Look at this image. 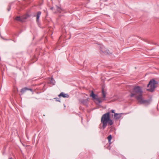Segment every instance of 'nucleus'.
Masks as SVG:
<instances>
[{"mask_svg": "<svg viewBox=\"0 0 159 159\" xmlns=\"http://www.w3.org/2000/svg\"><path fill=\"white\" fill-rule=\"evenodd\" d=\"M54 81V80H53V78H52L51 80L50 81V83L51 84H52L53 85L54 84V82H53Z\"/></svg>", "mask_w": 159, "mask_h": 159, "instance_id": "nucleus-15", "label": "nucleus"}, {"mask_svg": "<svg viewBox=\"0 0 159 159\" xmlns=\"http://www.w3.org/2000/svg\"><path fill=\"white\" fill-rule=\"evenodd\" d=\"M102 98H96V99L99 103L102 102L103 101L105 100V98L106 95V92L105 91L104 88L103 87L102 89Z\"/></svg>", "mask_w": 159, "mask_h": 159, "instance_id": "nucleus-4", "label": "nucleus"}, {"mask_svg": "<svg viewBox=\"0 0 159 159\" xmlns=\"http://www.w3.org/2000/svg\"><path fill=\"white\" fill-rule=\"evenodd\" d=\"M100 51L101 52L105 54H109V50L105 48L102 46L100 47Z\"/></svg>", "mask_w": 159, "mask_h": 159, "instance_id": "nucleus-5", "label": "nucleus"}, {"mask_svg": "<svg viewBox=\"0 0 159 159\" xmlns=\"http://www.w3.org/2000/svg\"><path fill=\"white\" fill-rule=\"evenodd\" d=\"M112 138V136L111 135H110L107 138V139L108 140V142L109 143V144L110 145L111 144V140Z\"/></svg>", "mask_w": 159, "mask_h": 159, "instance_id": "nucleus-13", "label": "nucleus"}, {"mask_svg": "<svg viewBox=\"0 0 159 159\" xmlns=\"http://www.w3.org/2000/svg\"><path fill=\"white\" fill-rule=\"evenodd\" d=\"M90 96L92 97L93 99H96L97 98L96 97L98 96L94 93L93 91H92L90 95Z\"/></svg>", "mask_w": 159, "mask_h": 159, "instance_id": "nucleus-10", "label": "nucleus"}, {"mask_svg": "<svg viewBox=\"0 0 159 159\" xmlns=\"http://www.w3.org/2000/svg\"><path fill=\"white\" fill-rule=\"evenodd\" d=\"M143 91L139 86L135 87L133 90V92L131 93L130 95L131 97H134L141 104H148V100H144L142 97Z\"/></svg>", "mask_w": 159, "mask_h": 159, "instance_id": "nucleus-1", "label": "nucleus"}, {"mask_svg": "<svg viewBox=\"0 0 159 159\" xmlns=\"http://www.w3.org/2000/svg\"><path fill=\"white\" fill-rule=\"evenodd\" d=\"M28 16L26 15L24 16H22L21 17V18H20V16H17L16 18L15 19V20H20L21 19H28Z\"/></svg>", "mask_w": 159, "mask_h": 159, "instance_id": "nucleus-6", "label": "nucleus"}, {"mask_svg": "<svg viewBox=\"0 0 159 159\" xmlns=\"http://www.w3.org/2000/svg\"><path fill=\"white\" fill-rule=\"evenodd\" d=\"M9 159H12V157L9 158Z\"/></svg>", "mask_w": 159, "mask_h": 159, "instance_id": "nucleus-19", "label": "nucleus"}, {"mask_svg": "<svg viewBox=\"0 0 159 159\" xmlns=\"http://www.w3.org/2000/svg\"><path fill=\"white\" fill-rule=\"evenodd\" d=\"M39 20H36L37 23L39 24Z\"/></svg>", "mask_w": 159, "mask_h": 159, "instance_id": "nucleus-17", "label": "nucleus"}, {"mask_svg": "<svg viewBox=\"0 0 159 159\" xmlns=\"http://www.w3.org/2000/svg\"><path fill=\"white\" fill-rule=\"evenodd\" d=\"M56 8H57V11L59 12H61V11L62 10V9H61V8L60 7H58V6H57L56 7Z\"/></svg>", "mask_w": 159, "mask_h": 159, "instance_id": "nucleus-14", "label": "nucleus"}, {"mask_svg": "<svg viewBox=\"0 0 159 159\" xmlns=\"http://www.w3.org/2000/svg\"><path fill=\"white\" fill-rule=\"evenodd\" d=\"M111 113H115V110H112L109 112H108L102 116L101 118V123L102 124V128L103 129H104L107 126V125H109L111 126L113 124V122L112 120L111 119V116L112 117L113 116V114H111Z\"/></svg>", "mask_w": 159, "mask_h": 159, "instance_id": "nucleus-2", "label": "nucleus"}, {"mask_svg": "<svg viewBox=\"0 0 159 159\" xmlns=\"http://www.w3.org/2000/svg\"><path fill=\"white\" fill-rule=\"evenodd\" d=\"M20 21H21V22H24V20H20Z\"/></svg>", "mask_w": 159, "mask_h": 159, "instance_id": "nucleus-18", "label": "nucleus"}, {"mask_svg": "<svg viewBox=\"0 0 159 159\" xmlns=\"http://www.w3.org/2000/svg\"><path fill=\"white\" fill-rule=\"evenodd\" d=\"M41 12L40 11L38 12L37 13V15H36V20H38L39 19V18L40 16L41 15Z\"/></svg>", "mask_w": 159, "mask_h": 159, "instance_id": "nucleus-12", "label": "nucleus"}, {"mask_svg": "<svg viewBox=\"0 0 159 159\" xmlns=\"http://www.w3.org/2000/svg\"><path fill=\"white\" fill-rule=\"evenodd\" d=\"M114 117L116 119H118L120 118L121 116L119 114L115 113L114 114Z\"/></svg>", "mask_w": 159, "mask_h": 159, "instance_id": "nucleus-11", "label": "nucleus"}, {"mask_svg": "<svg viewBox=\"0 0 159 159\" xmlns=\"http://www.w3.org/2000/svg\"><path fill=\"white\" fill-rule=\"evenodd\" d=\"M157 84V82L153 79H152L150 80L148 84L147 85V87L148 88L147 90L150 92H153L155 88L157 87L156 84Z\"/></svg>", "mask_w": 159, "mask_h": 159, "instance_id": "nucleus-3", "label": "nucleus"}, {"mask_svg": "<svg viewBox=\"0 0 159 159\" xmlns=\"http://www.w3.org/2000/svg\"><path fill=\"white\" fill-rule=\"evenodd\" d=\"M58 97H62L63 98H68L69 96L68 94H65L63 92H61L58 95Z\"/></svg>", "mask_w": 159, "mask_h": 159, "instance_id": "nucleus-8", "label": "nucleus"}, {"mask_svg": "<svg viewBox=\"0 0 159 159\" xmlns=\"http://www.w3.org/2000/svg\"><path fill=\"white\" fill-rule=\"evenodd\" d=\"M88 101V100L87 99H82L79 100L80 103L84 105H86Z\"/></svg>", "mask_w": 159, "mask_h": 159, "instance_id": "nucleus-9", "label": "nucleus"}, {"mask_svg": "<svg viewBox=\"0 0 159 159\" xmlns=\"http://www.w3.org/2000/svg\"><path fill=\"white\" fill-rule=\"evenodd\" d=\"M27 90H30L31 92H33V90L31 89L28 88L27 87H25L22 88L21 89L20 92L22 93H23Z\"/></svg>", "mask_w": 159, "mask_h": 159, "instance_id": "nucleus-7", "label": "nucleus"}, {"mask_svg": "<svg viewBox=\"0 0 159 159\" xmlns=\"http://www.w3.org/2000/svg\"><path fill=\"white\" fill-rule=\"evenodd\" d=\"M55 99H56V101H58V102H60V99L57 98H55Z\"/></svg>", "mask_w": 159, "mask_h": 159, "instance_id": "nucleus-16", "label": "nucleus"}]
</instances>
